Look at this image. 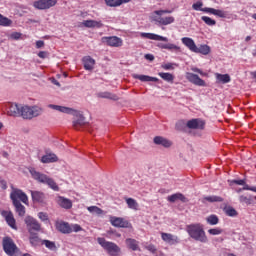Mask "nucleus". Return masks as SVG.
<instances>
[{
	"label": "nucleus",
	"mask_w": 256,
	"mask_h": 256,
	"mask_svg": "<svg viewBox=\"0 0 256 256\" xmlns=\"http://www.w3.org/2000/svg\"><path fill=\"white\" fill-rule=\"evenodd\" d=\"M205 125V120L201 118H194L187 122L186 127H188V129H198L200 131H203V129H205Z\"/></svg>",
	"instance_id": "obj_9"
},
{
	"label": "nucleus",
	"mask_w": 256,
	"mask_h": 256,
	"mask_svg": "<svg viewBox=\"0 0 256 256\" xmlns=\"http://www.w3.org/2000/svg\"><path fill=\"white\" fill-rule=\"evenodd\" d=\"M145 59H147V61H155V56L152 54H146Z\"/></svg>",
	"instance_id": "obj_62"
},
{
	"label": "nucleus",
	"mask_w": 256,
	"mask_h": 256,
	"mask_svg": "<svg viewBox=\"0 0 256 256\" xmlns=\"http://www.w3.org/2000/svg\"><path fill=\"white\" fill-rule=\"evenodd\" d=\"M161 239L164 241V243H168V245H179V243H181L179 236L173 235L171 233L162 232Z\"/></svg>",
	"instance_id": "obj_10"
},
{
	"label": "nucleus",
	"mask_w": 256,
	"mask_h": 256,
	"mask_svg": "<svg viewBox=\"0 0 256 256\" xmlns=\"http://www.w3.org/2000/svg\"><path fill=\"white\" fill-rule=\"evenodd\" d=\"M2 245L6 255L15 256L17 251H19V248H17V245L15 244V242H13V239H11V237H4Z\"/></svg>",
	"instance_id": "obj_5"
},
{
	"label": "nucleus",
	"mask_w": 256,
	"mask_h": 256,
	"mask_svg": "<svg viewBox=\"0 0 256 256\" xmlns=\"http://www.w3.org/2000/svg\"><path fill=\"white\" fill-rule=\"evenodd\" d=\"M1 215L4 217L7 225H9L11 229L17 230V222L15 220V216H13V212L4 210L2 211Z\"/></svg>",
	"instance_id": "obj_13"
},
{
	"label": "nucleus",
	"mask_w": 256,
	"mask_h": 256,
	"mask_svg": "<svg viewBox=\"0 0 256 256\" xmlns=\"http://www.w3.org/2000/svg\"><path fill=\"white\" fill-rule=\"evenodd\" d=\"M167 201L170 203H175V201H182V203H187L189 201L185 195L181 193H175L167 197Z\"/></svg>",
	"instance_id": "obj_27"
},
{
	"label": "nucleus",
	"mask_w": 256,
	"mask_h": 256,
	"mask_svg": "<svg viewBox=\"0 0 256 256\" xmlns=\"http://www.w3.org/2000/svg\"><path fill=\"white\" fill-rule=\"evenodd\" d=\"M216 79L219 83H230L231 82V76L229 74H219L216 73Z\"/></svg>",
	"instance_id": "obj_37"
},
{
	"label": "nucleus",
	"mask_w": 256,
	"mask_h": 256,
	"mask_svg": "<svg viewBox=\"0 0 256 256\" xmlns=\"http://www.w3.org/2000/svg\"><path fill=\"white\" fill-rule=\"evenodd\" d=\"M126 245L128 249H131V251H141V249L139 248V241L133 238H127Z\"/></svg>",
	"instance_id": "obj_30"
},
{
	"label": "nucleus",
	"mask_w": 256,
	"mask_h": 256,
	"mask_svg": "<svg viewBox=\"0 0 256 256\" xmlns=\"http://www.w3.org/2000/svg\"><path fill=\"white\" fill-rule=\"evenodd\" d=\"M57 5V0H39L34 2L35 9H51Z\"/></svg>",
	"instance_id": "obj_11"
},
{
	"label": "nucleus",
	"mask_w": 256,
	"mask_h": 256,
	"mask_svg": "<svg viewBox=\"0 0 256 256\" xmlns=\"http://www.w3.org/2000/svg\"><path fill=\"white\" fill-rule=\"evenodd\" d=\"M145 249H147V251H149L150 253H153V254L157 253V248L153 244H149L148 246H145Z\"/></svg>",
	"instance_id": "obj_52"
},
{
	"label": "nucleus",
	"mask_w": 256,
	"mask_h": 256,
	"mask_svg": "<svg viewBox=\"0 0 256 256\" xmlns=\"http://www.w3.org/2000/svg\"><path fill=\"white\" fill-rule=\"evenodd\" d=\"M165 13H171V10H156L154 11V15L163 16Z\"/></svg>",
	"instance_id": "obj_56"
},
{
	"label": "nucleus",
	"mask_w": 256,
	"mask_h": 256,
	"mask_svg": "<svg viewBox=\"0 0 256 256\" xmlns=\"http://www.w3.org/2000/svg\"><path fill=\"white\" fill-rule=\"evenodd\" d=\"M97 243L108 253L109 256H120L121 255V247L115 244V242L107 241L103 237L97 238Z\"/></svg>",
	"instance_id": "obj_4"
},
{
	"label": "nucleus",
	"mask_w": 256,
	"mask_h": 256,
	"mask_svg": "<svg viewBox=\"0 0 256 256\" xmlns=\"http://www.w3.org/2000/svg\"><path fill=\"white\" fill-rule=\"evenodd\" d=\"M102 43H106L109 47H121L123 40L117 36L103 37Z\"/></svg>",
	"instance_id": "obj_12"
},
{
	"label": "nucleus",
	"mask_w": 256,
	"mask_h": 256,
	"mask_svg": "<svg viewBox=\"0 0 256 256\" xmlns=\"http://www.w3.org/2000/svg\"><path fill=\"white\" fill-rule=\"evenodd\" d=\"M186 79L189 81V83H192L193 85H196L197 87H207V82L205 80L201 79L199 75L187 72L186 73Z\"/></svg>",
	"instance_id": "obj_8"
},
{
	"label": "nucleus",
	"mask_w": 256,
	"mask_h": 256,
	"mask_svg": "<svg viewBox=\"0 0 256 256\" xmlns=\"http://www.w3.org/2000/svg\"><path fill=\"white\" fill-rule=\"evenodd\" d=\"M38 217L41 221H49V216H47V213L40 212L38 214Z\"/></svg>",
	"instance_id": "obj_54"
},
{
	"label": "nucleus",
	"mask_w": 256,
	"mask_h": 256,
	"mask_svg": "<svg viewBox=\"0 0 256 256\" xmlns=\"http://www.w3.org/2000/svg\"><path fill=\"white\" fill-rule=\"evenodd\" d=\"M203 1L199 0L196 3H194L192 5V9H194V11H203Z\"/></svg>",
	"instance_id": "obj_46"
},
{
	"label": "nucleus",
	"mask_w": 256,
	"mask_h": 256,
	"mask_svg": "<svg viewBox=\"0 0 256 256\" xmlns=\"http://www.w3.org/2000/svg\"><path fill=\"white\" fill-rule=\"evenodd\" d=\"M201 19L204 21V23L206 25H208L209 27H213L215 25H217V21L213 20V18L209 17V16H202Z\"/></svg>",
	"instance_id": "obj_41"
},
{
	"label": "nucleus",
	"mask_w": 256,
	"mask_h": 256,
	"mask_svg": "<svg viewBox=\"0 0 256 256\" xmlns=\"http://www.w3.org/2000/svg\"><path fill=\"white\" fill-rule=\"evenodd\" d=\"M181 42L183 43V45H185V47H187V49H189V51H192V53H195V51H197V44H195V41L192 38L183 37L181 39Z\"/></svg>",
	"instance_id": "obj_20"
},
{
	"label": "nucleus",
	"mask_w": 256,
	"mask_h": 256,
	"mask_svg": "<svg viewBox=\"0 0 256 256\" xmlns=\"http://www.w3.org/2000/svg\"><path fill=\"white\" fill-rule=\"evenodd\" d=\"M162 68L165 69V71H170V69H173V63H167L162 65Z\"/></svg>",
	"instance_id": "obj_59"
},
{
	"label": "nucleus",
	"mask_w": 256,
	"mask_h": 256,
	"mask_svg": "<svg viewBox=\"0 0 256 256\" xmlns=\"http://www.w3.org/2000/svg\"><path fill=\"white\" fill-rule=\"evenodd\" d=\"M59 158L55 154H47L42 156L41 163H57Z\"/></svg>",
	"instance_id": "obj_32"
},
{
	"label": "nucleus",
	"mask_w": 256,
	"mask_h": 256,
	"mask_svg": "<svg viewBox=\"0 0 256 256\" xmlns=\"http://www.w3.org/2000/svg\"><path fill=\"white\" fill-rule=\"evenodd\" d=\"M132 0H105L107 7H121L127 3H131Z\"/></svg>",
	"instance_id": "obj_29"
},
{
	"label": "nucleus",
	"mask_w": 256,
	"mask_h": 256,
	"mask_svg": "<svg viewBox=\"0 0 256 256\" xmlns=\"http://www.w3.org/2000/svg\"><path fill=\"white\" fill-rule=\"evenodd\" d=\"M11 38L16 39V40L21 39V33H19V32L12 33Z\"/></svg>",
	"instance_id": "obj_61"
},
{
	"label": "nucleus",
	"mask_w": 256,
	"mask_h": 256,
	"mask_svg": "<svg viewBox=\"0 0 256 256\" xmlns=\"http://www.w3.org/2000/svg\"><path fill=\"white\" fill-rule=\"evenodd\" d=\"M140 37H142V39H150L152 41H164L166 43L169 41V38L155 33L141 32Z\"/></svg>",
	"instance_id": "obj_16"
},
{
	"label": "nucleus",
	"mask_w": 256,
	"mask_h": 256,
	"mask_svg": "<svg viewBox=\"0 0 256 256\" xmlns=\"http://www.w3.org/2000/svg\"><path fill=\"white\" fill-rule=\"evenodd\" d=\"M20 117H22V119L31 121V119H33V107L29 105L22 106L20 110Z\"/></svg>",
	"instance_id": "obj_18"
},
{
	"label": "nucleus",
	"mask_w": 256,
	"mask_h": 256,
	"mask_svg": "<svg viewBox=\"0 0 256 256\" xmlns=\"http://www.w3.org/2000/svg\"><path fill=\"white\" fill-rule=\"evenodd\" d=\"M110 223L113 227H117L118 229H129L131 227V223H129L125 218L110 216Z\"/></svg>",
	"instance_id": "obj_7"
},
{
	"label": "nucleus",
	"mask_w": 256,
	"mask_h": 256,
	"mask_svg": "<svg viewBox=\"0 0 256 256\" xmlns=\"http://www.w3.org/2000/svg\"><path fill=\"white\" fill-rule=\"evenodd\" d=\"M158 75L159 77H161V79L167 81V83H173V81L175 80V76H173V74L169 72H159Z\"/></svg>",
	"instance_id": "obj_35"
},
{
	"label": "nucleus",
	"mask_w": 256,
	"mask_h": 256,
	"mask_svg": "<svg viewBox=\"0 0 256 256\" xmlns=\"http://www.w3.org/2000/svg\"><path fill=\"white\" fill-rule=\"evenodd\" d=\"M56 202L62 209H71L73 207V202L63 196H59Z\"/></svg>",
	"instance_id": "obj_23"
},
{
	"label": "nucleus",
	"mask_w": 256,
	"mask_h": 256,
	"mask_svg": "<svg viewBox=\"0 0 256 256\" xmlns=\"http://www.w3.org/2000/svg\"><path fill=\"white\" fill-rule=\"evenodd\" d=\"M214 15H215L216 17H221L222 19L225 18V17H227V14L225 13V11H223V10H217V9L215 10Z\"/></svg>",
	"instance_id": "obj_51"
},
{
	"label": "nucleus",
	"mask_w": 256,
	"mask_h": 256,
	"mask_svg": "<svg viewBox=\"0 0 256 256\" xmlns=\"http://www.w3.org/2000/svg\"><path fill=\"white\" fill-rule=\"evenodd\" d=\"M243 190L244 191H253L254 193H256V187H250L247 184H244Z\"/></svg>",
	"instance_id": "obj_57"
},
{
	"label": "nucleus",
	"mask_w": 256,
	"mask_h": 256,
	"mask_svg": "<svg viewBox=\"0 0 256 256\" xmlns=\"http://www.w3.org/2000/svg\"><path fill=\"white\" fill-rule=\"evenodd\" d=\"M155 145H162V147H171V141L161 136L154 137Z\"/></svg>",
	"instance_id": "obj_31"
},
{
	"label": "nucleus",
	"mask_w": 256,
	"mask_h": 256,
	"mask_svg": "<svg viewBox=\"0 0 256 256\" xmlns=\"http://www.w3.org/2000/svg\"><path fill=\"white\" fill-rule=\"evenodd\" d=\"M56 229L59 233H63V235H69L72 233L71 224L65 221H57Z\"/></svg>",
	"instance_id": "obj_15"
},
{
	"label": "nucleus",
	"mask_w": 256,
	"mask_h": 256,
	"mask_svg": "<svg viewBox=\"0 0 256 256\" xmlns=\"http://www.w3.org/2000/svg\"><path fill=\"white\" fill-rule=\"evenodd\" d=\"M32 107V119L35 117H39V115L43 114V108L39 106H31Z\"/></svg>",
	"instance_id": "obj_42"
},
{
	"label": "nucleus",
	"mask_w": 256,
	"mask_h": 256,
	"mask_svg": "<svg viewBox=\"0 0 256 256\" xmlns=\"http://www.w3.org/2000/svg\"><path fill=\"white\" fill-rule=\"evenodd\" d=\"M0 187L5 191L7 189V181L0 179Z\"/></svg>",
	"instance_id": "obj_60"
},
{
	"label": "nucleus",
	"mask_w": 256,
	"mask_h": 256,
	"mask_svg": "<svg viewBox=\"0 0 256 256\" xmlns=\"http://www.w3.org/2000/svg\"><path fill=\"white\" fill-rule=\"evenodd\" d=\"M224 212L226 213V215L228 217H237V215H238L237 210H235V208H233V207L225 208Z\"/></svg>",
	"instance_id": "obj_44"
},
{
	"label": "nucleus",
	"mask_w": 256,
	"mask_h": 256,
	"mask_svg": "<svg viewBox=\"0 0 256 256\" xmlns=\"http://www.w3.org/2000/svg\"><path fill=\"white\" fill-rule=\"evenodd\" d=\"M38 57H39L40 59H47V57H49V52L40 51V52L38 53Z\"/></svg>",
	"instance_id": "obj_55"
},
{
	"label": "nucleus",
	"mask_w": 256,
	"mask_h": 256,
	"mask_svg": "<svg viewBox=\"0 0 256 256\" xmlns=\"http://www.w3.org/2000/svg\"><path fill=\"white\" fill-rule=\"evenodd\" d=\"M194 53H200L201 55H209L211 53V47L208 45H200L199 47L196 46V50H194Z\"/></svg>",
	"instance_id": "obj_33"
},
{
	"label": "nucleus",
	"mask_w": 256,
	"mask_h": 256,
	"mask_svg": "<svg viewBox=\"0 0 256 256\" xmlns=\"http://www.w3.org/2000/svg\"><path fill=\"white\" fill-rule=\"evenodd\" d=\"M239 201L240 203H245L246 205H251V197H247V196H240L239 197Z\"/></svg>",
	"instance_id": "obj_49"
},
{
	"label": "nucleus",
	"mask_w": 256,
	"mask_h": 256,
	"mask_svg": "<svg viewBox=\"0 0 256 256\" xmlns=\"http://www.w3.org/2000/svg\"><path fill=\"white\" fill-rule=\"evenodd\" d=\"M42 245H45V247L47 249H49L50 251H55V249H57L55 242L50 241V240H42Z\"/></svg>",
	"instance_id": "obj_40"
},
{
	"label": "nucleus",
	"mask_w": 256,
	"mask_h": 256,
	"mask_svg": "<svg viewBox=\"0 0 256 256\" xmlns=\"http://www.w3.org/2000/svg\"><path fill=\"white\" fill-rule=\"evenodd\" d=\"M82 25L88 29H101V27H103V22H101V20H84Z\"/></svg>",
	"instance_id": "obj_19"
},
{
	"label": "nucleus",
	"mask_w": 256,
	"mask_h": 256,
	"mask_svg": "<svg viewBox=\"0 0 256 256\" xmlns=\"http://www.w3.org/2000/svg\"><path fill=\"white\" fill-rule=\"evenodd\" d=\"M89 213H94L95 215H103V209L97 206H90L87 208Z\"/></svg>",
	"instance_id": "obj_43"
},
{
	"label": "nucleus",
	"mask_w": 256,
	"mask_h": 256,
	"mask_svg": "<svg viewBox=\"0 0 256 256\" xmlns=\"http://www.w3.org/2000/svg\"><path fill=\"white\" fill-rule=\"evenodd\" d=\"M48 107L50 109H54V111H59L60 113H67V115H77V110H74L70 107L59 106L55 104H50Z\"/></svg>",
	"instance_id": "obj_17"
},
{
	"label": "nucleus",
	"mask_w": 256,
	"mask_h": 256,
	"mask_svg": "<svg viewBox=\"0 0 256 256\" xmlns=\"http://www.w3.org/2000/svg\"><path fill=\"white\" fill-rule=\"evenodd\" d=\"M29 242L32 247H39V245L43 244V240L39 238V234L37 232L29 233Z\"/></svg>",
	"instance_id": "obj_25"
},
{
	"label": "nucleus",
	"mask_w": 256,
	"mask_h": 256,
	"mask_svg": "<svg viewBox=\"0 0 256 256\" xmlns=\"http://www.w3.org/2000/svg\"><path fill=\"white\" fill-rule=\"evenodd\" d=\"M12 23L11 19L0 14V25L2 27H11Z\"/></svg>",
	"instance_id": "obj_38"
},
{
	"label": "nucleus",
	"mask_w": 256,
	"mask_h": 256,
	"mask_svg": "<svg viewBox=\"0 0 256 256\" xmlns=\"http://www.w3.org/2000/svg\"><path fill=\"white\" fill-rule=\"evenodd\" d=\"M132 77L134 79H138L139 81H142V83H149V82L157 83L159 81V78L147 76V75L133 74Z\"/></svg>",
	"instance_id": "obj_22"
},
{
	"label": "nucleus",
	"mask_w": 256,
	"mask_h": 256,
	"mask_svg": "<svg viewBox=\"0 0 256 256\" xmlns=\"http://www.w3.org/2000/svg\"><path fill=\"white\" fill-rule=\"evenodd\" d=\"M45 47V42L43 40L36 41V49H41Z\"/></svg>",
	"instance_id": "obj_58"
},
{
	"label": "nucleus",
	"mask_w": 256,
	"mask_h": 256,
	"mask_svg": "<svg viewBox=\"0 0 256 256\" xmlns=\"http://www.w3.org/2000/svg\"><path fill=\"white\" fill-rule=\"evenodd\" d=\"M70 227L72 233H79V231H83V227H81L79 224H71Z\"/></svg>",
	"instance_id": "obj_47"
},
{
	"label": "nucleus",
	"mask_w": 256,
	"mask_h": 256,
	"mask_svg": "<svg viewBox=\"0 0 256 256\" xmlns=\"http://www.w3.org/2000/svg\"><path fill=\"white\" fill-rule=\"evenodd\" d=\"M10 199L19 217H25V206H23L21 202L24 203V205H29V197H27V194H25L21 189L12 188Z\"/></svg>",
	"instance_id": "obj_1"
},
{
	"label": "nucleus",
	"mask_w": 256,
	"mask_h": 256,
	"mask_svg": "<svg viewBox=\"0 0 256 256\" xmlns=\"http://www.w3.org/2000/svg\"><path fill=\"white\" fill-rule=\"evenodd\" d=\"M233 183H235V185H245V180H233Z\"/></svg>",
	"instance_id": "obj_63"
},
{
	"label": "nucleus",
	"mask_w": 256,
	"mask_h": 256,
	"mask_svg": "<svg viewBox=\"0 0 256 256\" xmlns=\"http://www.w3.org/2000/svg\"><path fill=\"white\" fill-rule=\"evenodd\" d=\"M28 233H39L41 231V224L37 219L27 216L24 220Z\"/></svg>",
	"instance_id": "obj_6"
},
{
	"label": "nucleus",
	"mask_w": 256,
	"mask_h": 256,
	"mask_svg": "<svg viewBox=\"0 0 256 256\" xmlns=\"http://www.w3.org/2000/svg\"><path fill=\"white\" fill-rule=\"evenodd\" d=\"M125 201L129 209H133V211L139 210V203L137 202V200L133 198H126Z\"/></svg>",
	"instance_id": "obj_34"
},
{
	"label": "nucleus",
	"mask_w": 256,
	"mask_h": 256,
	"mask_svg": "<svg viewBox=\"0 0 256 256\" xmlns=\"http://www.w3.org/2000/svg\"><path fill=\"white\" fill-rule=\"evenodd\" d=\"M33 203H44L45 202V193L41 191H30Z\"/></svg>",
	"instance_id": "obj_24"
},
{
	"label": "nucleus",
	"mask_w": 256,
	"mask_h": 256,
	"mask_svg": "<svg viewBox=\"0 0 256 256\" xmlns=\"http://www.w3.org/2000/svg\"><path fill=\"white\" fill-rule=\"evenodd\" d=\"M191 71H193L194 73H198L199 75H201L202 77H207V73L203 72V70L197 68V67H192Z\"/></svg>",
	"instance_id": "obj_50"
},
{
	"label": "nucleus",
	"mask_w": 256,
	"mask_h": 256,
	"mask_svg": "<svg viewBox=\"0 0 256 256\" xmlns=\"http://www.w3.org/2000/svg\"><path fill=\"white\" fill-rule=\"evenodd\" d=\"M208 233L210 235H221V233H223V230L221 228H211L208 230Z\"/></svg>",
	"instance_id": "obj_48"
},
{
	"label": "nucleus",
	"mask_w": 256,
	"mask_h": 256,
	"mask_svg": "<svg viewBox=\"0 0 256 256\" xmlns=\"http://www.w3.org/2000/svg\"><path fill=\"white\" fill-rule=\"evenodd\" d=\"M186 231L191 239L194 241H199L200 243H207L208 238L207 234H205V230L203 229V225L197 224H190L186 226Z\"/></svg>",
	"instance_id": "obj_2"
},
{
	"label": "nucleus",
	"mask_w": 256,
	"mask_h": 256,
	"mask_svg": "<svg viewBox=\"0 0 256 256\" xmlns=\"http://www.w3.org/2000/svg\"><path fill=\"white\" fill-rule=\"evenodd\" d=\"M30 175L33 177L35 181H38V183L48 185V187H50V189H52L53 191H59V186L57 185V182H55L53 178L47 176V174L37 172V170L32 168L30 169Z\"/></svg>",
	"instance_id": "obj_3"
},
{
	"label": "nucleus",
	"mask_w": 256,
	"mask_h": 256,
	"mask_svg": "<svg viewBox=\"0 0 256 256\" xmlns=\"http://www.w3.org/2000/svg\"><path fill=\"white\" fill-rule=\"evenodd\" d=\"M166 49L167 51H175L176 53H181V47L175 44L167 43Z\"/></svg>",
	"instance_id": "obj_45"
},
{
	"label": "nucleus",
	"mask_w": 256,
	"mask_h": 256,
	"mask_svg": "<svg viewBox=\"0 0 256 256\" xmlns=\"http://www.w3.org/2000/svg\"><path fill=\"white\" fill-rule=\"evenodd\" d=\"M157 47H159V49H167V44L158 43Z\"/></svg>",
	"instance_id": "obj_64"
},
{
	"label": "nucleus",
	"mask_w": 256,
	"mask_h": 256,
	"mask_svg": "<svg viewBox=\"0 0 256 256\" xmlns=\"http://www.w3.org/2000/svg\"><path fill=\"white\" fill-rule=\"evenodd\" d=\"M208 225H217L219 223V217L217 215L212 214L206 218Z\"/></svg>",
	"instance_id": "obj_39"
},
{
	"label": "nucleus",
	"mask_w": 256,
	"mask_h": 256,
	"mask_svg": "<svg viewBox=\"0 0 256 256\" xmlns=\"http://www.w3.org/2000/svg\"><path fill=\"white\" fill-rule=\"evenodd\" d=\"M84 69L86 71H93L95 67V59L91 58V56H85L83 59Z\"/></svg>",
	"instance_id": "obj_26"
},
{
	"label": "nucleus",
	"mask_w": 256,
	"mask_h": 256,
	"mask_svg": "<svg viewBox=\"0 0 256 256\" xmlns=\"http://www.w3.org/2000/svg\"><path fill=\"white\" fill-rule=\"evenodd\" d=\"M21 105L17 103H12L9 107L8 115L10 117H20L21 116Z\"/></svg>",
	"instance_id": "obj_21"
},
{
	"label": "nucleus",
	"mask_w": 256,
	"mask_h": 256,
	"mask_svg": "<svg viewBox=\"0 0 256 256\" xmlns=\"http://www.w3.org/2000/svg\"><path fill=\"white\" fill-rule=\"evenodd\" d=\"M215 8H209V7H205L202 9L203 13H210V15H215Z\"/></svg>",
	"instance_id": "obj_53"
},
{
	"label": "nucleus",
	"mask_w": 256,
	"mask_h": 256,
	"mask_svg": "<svg viewBox=\"0 0 256 256\" xmlns=\"http://www.w3.org/2000/svg\"><path fill=\"white\" fill-rule=\"evenodd\" d=\"M77 113L76 114H73L75 115L76 117H79L77 120H74L73 121V127L74 129H79V127H83V125H86V121H85V118L83 117V114L79 113V111H76Z\"/></svg>",
	"instance_id": "obj_28"
},
{
	"label": "nucleus",
	"mask_w": 256,
	"mask_h": 256,
	"mask_svg": "<svg viewBox=\"0 0 256 256\" xmlns=\"http://www.w3.org/2000/svg\"><path fill=\"white\" fill-rule=\"evenodd\" d=\"M153 21L156 23V25H171V23H175V17L173 16H154Z\"/></svg>",
	"instance_id": "obj_14"
},
{
	"label": "nucleus",
	"mask_w": 256,
	"mask_h": 256,
	"mask_svg": "<svg viewBox=\"0 0 256 256\" xmlns=\"http://www.w3.org/2000/svg\"><path fill=\"white\" fill-rule=\"evenodd\" d=\"M208 201V203H223L224 199L221 196H206L203 198V203Z\"/></svg>",
	"instance_id": "obj_36"
}]
</instances>
